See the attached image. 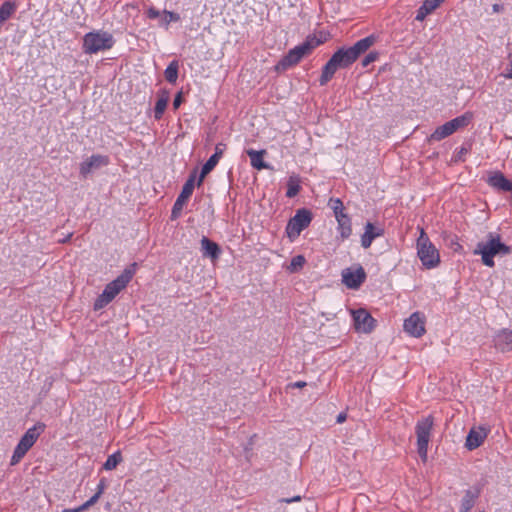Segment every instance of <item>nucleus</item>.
I'll return each mask as SVG.
<instances>
[{"label": "nucleus", "instance_id": "f257e3e1", "mask_svg": "<svg viewBox=\"0 0 512 512\" xmlns=\"http://www.w3.org/2000/svg\"><path fill=\"white\" fill-rule=\"evenodd\" d=\"M375 42L376 37L369 35L360 39L351 47H341L336 50L322 68V73L319 78L320 85H326L333 78L338 69L350 67L357 61L359 56L364 54Z\"/></svg>", "mask_w": 512, "mask_h": 512}, {"label": "nucleus", "instance_id": "f03ea898", "mask_svg": "<svg viewBox=\"0 0 512 512\" xmlns=\"http://www.w3.org/2000/svg\"><path fill=\"white\" fill-rule=\"evenodd\" d=\"M511 253V248L501 241L498 233L489 232L485 242H479L474 254L481 255L482 262L487 267H494L495 256H505Z\"/></svg>", "mask_w": 512, "mask_h": 512}, {"label": "nucleus", "instance_id": "7ed1b4c3", "mask_svg": "<svg viewBox=\"0 0 512 512\" xmlns=\"http://www.w3.org/2000/svg\"><path fill=\"white\" fill-rule=\"evenodd\" d=\"M322 43V40L309 35L304 42L288 51V53L275 65V70L277 72H282L297 65L303 57L310 55L312 51Z\"/></svg>", "mask_w": 512, "mask_h": 512}, {"label": "nucleus", "instance_id": "20e7f679", "mask_svg": "<svg viewBox=\"0 0 512 512\" xmlns=\"http://www.w3.org/2000/svg\"><path fill=\"white\" fill-rule=\"evenodd\" d=\"M134 270L125 269L116 279L108 283L103 292L94 302V310H100L108 305L131 281Z\"/></svg>", "mask_w": 512, "mask_h": 512}, {"label": "nucleus", "instance_id": "39448f33", "mask_svg": "<svg viewBox=\"0 0 512 512\" xmlns=\"http://www.w3.org/2000/svg\"><path fill=\"white\" fill-rule=\"evenodd\" d=\"M114 44L115 39L110 32L97 30L84 35L82 48L86 54H96L110 50Z\"/></svg>", "mask_w": 512, "mask_h": 512}, {"label": "nucleus", "instance_id": "423d86ee", "mask_svg": "<svg viewBox=\"0 0 512 512\" xmlns=\"http://www.w3.org/2000/svg\"><path fill=\"white\" fill-rule=\"evenodd\" d=\"M418 229L420 235L417 239V255L426 268H434L440 263L439 252L430 241L424 229L420 227Z\"/></svg>", "mask_w": 512, "mask_h": 512}, {"label": "nucleus", "instance_id": "0eeeda50", "mask_svg": "<svg viewBox=\"0 0 512 512\" xmlns=\"http://www.w3.org/2000/svg\"><path fill=\"white\" fill-rule=\"evenodd\" d=\"M44 429L45 424L37 423L24 433L14 449L10 462L11 465H16L21 461V459L26 455L30 448L35 444Z\"/></svg>", "mask_w": 512, "mask_h": 512}, {"label": "nucleus", "instance_id": "6e6552de", "mask_svg": "<svg viewBox=\"0 0 512 512\" xmlns=\"http://www.w3.org/2000/svg\"><path fill=\"white\" fill-rule=\"evenodd\" d=\"M473 119L472 112H465L464 114L444 123L443 125L436 128V130L430 135L429 141H440L460 128L468 126Z\"/></svg>", "mask_w": 512, "mask_h": 512}, {"label": "nucleus", "instance_id": "1a4fd4ad", "mask_svg": "<svg viewBox=\"0 0 512 512\" xmlns=\"http://www.w3.org/2000/svg\"><path fill=\"white\" fill-rule=\"evenodd\" d=\"M434 425L433 416L429 415L417 421L415 433L417 436V451L423 461L427 459L428 444Z\"/></svg>", "mask_w": 512, "mask_h": 512}, {"label": "nucleus", "instance_id": "9d476101", "mask_svg": "<svg viewBox=\"0 0 512 512\" xmlns=\"http://www.w3.org/2000/svg\"><path fill=\"white\" fill-rule=\"evenodd\" d=\"M311 221L312 213L310 210L298 209L286 225L285 232L290 241L296 240L301 232L310 225Z\"/></svg>", "mask_w": 512, "mask_h": 512}, {"label": "nucleus", "instance_id": "9b49d317", "mask_svg": "<svg viewBox=\"0 0 512 512\" xmlns=\"http://www.w3.org/2000/svg\"><path fill=\"white\" fill-rule=\"evenodd\" d=\"M197 174H198L197 168L193 169L192 172L190 173L188 179L184 183L182 190H181L180 194L178 195V197L172 207V211H171V219L172 220H176L177 218L180 217L184 205L186 204V202L192 195L194 187H195V180L197 178Z\"/></svg>", "mask_w": 512, "mask_h": 512}, {"label": "nucleus", "instance_id": "f8f14e48", "mask_svg": "<svg viewBox=\"0 0 512 512\" xmlns=\"http://www.w3.org/2000/svg\"><path fill=\"white\" fill-rule=\"evenodd\" d=\"M352 315L357 331L370 333L375 328L376 320L365 309L355 310Z\"/></svg>", "mask_w": 512, "mask_h": 512}, {"label": "nucleus", "instance_id": "ddd939ff", "mask_svg": "<svg viewBox=\"0 0 512 512\" xmlns=\"http://www.w3.org/2000/svg\"><path fill=\"white\" fill-rule=\"evenodd\" d=\"M365 279V270L360 265L356 269L347 268L342 272V281L350 289H358Z\"/></svg>", "mask_w": 512, "mask_h": 512}, {"label": "nucleus", "instance_id": "4468645a", "mask_svg": "<svg viewBox=\"0 0 512 512\" xmlns=\"http://www.w3.org/2000/svg\"><path fill=\"white\" fill-rule=\"evenodd\" d=\"M404 330L409 335L419 338L425 333V321L419 312L410 315L404 321Z\"/></svg>", "mask_w": 512, "mask_h": 512}, {"label": "nucleus", "instance_id": "2eb2a0df", "mask_svg": "<svg viewBox=\"0 0 512 512\" xmlns=\"http://www.w3.org/2000/svg\"><path fill=\"white\" fill-rule=\"evenodd\" d=\"M108 163L109 158L107 156L94 154L80 164V174L83 178H86L93 169L106 166Z\"/></svg>", "mask_w": 512, "mask_h": 512}, {"label": "nucleus", "instance_id": "dca6fc26", "mask_svg": "<svg viewBox=\"0 0 512 512\" xmlns=\"http://www.w3.org/2000/svg\"><path fill=\"white\" fill-rule=\"evenodd\" d=\"M487 184L496 190L512 192V180L507 179L501 171L490 172Z\"/></svg>", "mask_w": 512, "mask_h": 512}, {"label": "nucleus", "instance_id": "f3484780", "mask_svg": "<svg viewBox=\"0 0 512 512\" xmlns=\"http://www.w3.org/2000/svg\"><path fill=\"white\" fill-rule=\"evenodd\" d=\"M383 233V229L375 227L371 222H367L365 225V231L361 236V246L365 249L369 248L373 240L382 236Z\"/></svg>", "mask_w": 512, "mask_h": 512}, {"label": "nucleus", "instance_id": "a211bd4d", "mask_svg": "<svg viewBox=\"0 0 512 512\" xmlns=\"http://www.w3.org/2000/svg\"><path fill=\"white\" fill-rule=\"evenodd\" d=\"M487 437V431L484 428L471 429L467 435L465 446L469 450L478 448Z\"/></svg>", "mask_w": 512, "mask_h": 512}, {"label": "nucleus", "instance_id": "6ab92c4d", "mask_svg": "<svg viewBox=\"0 0 512 512\" xmlns=\"http://www.w3.org/2000/svg\"><path fill=\"white\" fill-rule=\"evenodd\" d=\"M495 347L502 352L512 350V330L500 331L495 339Z\"/></svg>", "mask_w": 512, "mask_h": 512}, {"label": "nucleus", "instance_id": "aec40b11", "mask_svg": "<svg viewBox=\"0 0 512 512\" xmlns=\"http://www.w3.org/2000/svg\"><path fill=\"white\" fill-rule=\"evenodd\" d=\"M246 153L250 158L251 166L253 168L257 170L268 168V165L263 161V157L266 154L265 150L256 151L253 149H248Z\"/></svg>", "mask_w": 512, "mask_h": 512}, {"label": "nucleus", "instance_id": "412c9836", "mask_svg": "<svg viewBox=\"0 0 512 512\" xmlns=\"http://www.w3.org/2000/svg\"><path fill=\"white\" fill-rule=\"evenodd\" d=\"M201 248L204 256H210L212 259H217L220 255V248L217 243L211 241L207 237L201 239Z\"/></svg>", "mask_w": 512, "mask_h": 512}, {"label": "nucleus", "instance_id": "4be33fe9", "mask_svg": "<svg viewBox=\"0 0 512 512\" xmlns=\"http://www.w3.org/2000/svg\"><path fill=\"white\" fill-rule=\"evenodd\" d=\"M479 493L477 491L466 490L461 500L460 512H470L475 505V501L478 498Z\"/></svg>", "mask_w": 512, "mask_h": 512}, {"label": "nucleus", "instance_id": "5701e85b", "mask_svg": "<svg viewBox=\"0 0 512 512\" xmlns=\"http://www.w3.org/2000/svg\"><path fill=\"white\" fill-rule=\"evenodd\" d=\"M338 223V230L340 233V236L343 239H347L352 234V225H351V219L350 217L346 215H340L339 218H336Z\"/></svg>", "mask_w": 512, "mask_h": 512}, {"label": "nucleus", "instance_id": "b1692460", "mask_svg": "<svg viewBox=\"0 0 512 512\" xmlns=\"http://www.w3.org/2000/svg\"><path fill=\"white\" fill-rule=\"evenodd\" d=\"M169 101V95L166 91H163L162 95L159 97V99L156 101L155 108H154V117L155 119L159 120L162 118L167 104Z\"/></svg>", "mask_w": 512, "mask_h": 512}, {"label": "nucleus", "instance_id": "393cba45", "mask_svg": "<svg viewBox=\"0 0 512 512\" xmlns=\"http://www.w3.org/2000/svg\"><path fill=\"white\" fill-rule=\"evenodd\" d=\"M219 160L216 159L215 156H210V158L206 161V163L202 166L200 175L198 177L197 186L200 187L204 181V178L207 174H209L215 166L218 164Z\"/></svg>", "mask_w": 512, "mask_h": 512}, {"label": "nucleus", "instance_id": "a878e982", "mask_svg": "<svg viewBox=\"0 0 512 512\" xmlns=\"http://www.w3.org/2000/svg\"><path fill=\"white\" fill-rule=\"evenodd\" d=\"M16 11V4L11 1L4 2L0 7V27Z\"/></svg>", "mask_w": 512, "mask_h": 512}, {"label": "nucleus", "instance_id": "bb28decb", "mask_svg": "<svg viewBox=\"0 0 512 512\" xmlns=\"http://www.w3.org/2000/svg\"><path fill=\"white\" fill-rule=\"evenodd\" d=\"M179 65L176 60L172 61L164 71L165 79L169 83H175L178 78Z\"/></svg>", "mask_w": 512, "mask_h": 512}, {"label": "nucleus", "instance_id": "cd10ccee", "mask_svg": "<svg viewBox=\"0 0 512 512\" xmlns=\"http://www.w3.org/2000/svg\"><path fill=\"white\" fill-rule=\"evenodd\" d=\"M123 460L122 454L120 451L114 452L112 455L108 456L107 460L103 464V469L107 471H111L117 467L119 463Z\"/></svg>", "mask_w": 512, "mask_h": 512}, {"label": "nucleus", "instance_id": "c85d7f7f", "mask_svg": "<svg viewBox=\"0 0 512 512\" xmlns=\"http://www.w3.org/2000/svg\"><path fill=\"white\" fill-rule=\"evenodd\" d=\"M300 189L299 179L297 177H290L287 183L286 196L293 198L299 193Z\"/></svg>", "mask_w": 512, "mask_h": 512}, {"label": "nucleus", "instance_id": "c756f323", "mask_svg": "<svg viewBox=\"0 0 512 512\" xmlns=\"http://www.w3.org/2000/svg\"><path fill=\"white\" fill-rule=\"evenodd\" d=\"M306 262V259L303 255H296L291 259L289 266H287V270L290 273H295L301 270Z\"/></svg>", "mask_w": 512, "mask_h": 512}, {"label": "nucleus", "instance_id": "7c9ffc66", "mask_svg": "<svg viewBox=\"0 0 512 512\" xmlns=\"http://www.w3.org/2000/svg\"><path fill=\"white\" fill-rule=\"evenodd\" d=\"M328 206L333 210L335 218H339L340 215H346L343 202L339 198H330Z\"/></svg>", "mask_w": 512, "mask_h": 512}, {"label": "nucleus", "instance_id": "2f4dec72", "mask_svg": "<svg viewBox=\"0 0 512 512\" xmlns=\"http://www.w3.org/2000/svg\"><path fill=\"white\" fill-rule=\"evenodd\" d=\"M432 12L433 11L423 3L417 10L415 20L423 21Z\"/></svg>", "mask_w": 512, "mask_h": 512}, {"label": "nucleus", "instance_id": "473e14b6", "mask_svg": "<svg viewBox=\"0 0 512 512\" xmlns=\"http://www.w3.org/2000/svg\"><path fill=\"white\" fill-rule=\"evenodd\" d=\"M379 57V53L377 51H371L369 52L361 61L362 67H367L371 63L375 62Z\"/></svg>", "mask_w": 512, "mask_h": 512}, {"label": "nucleus", "instance_id": "72a5a7b5", "mask_svg": "<svg viewBox=\"0 0 512 512\" xmlns=\"http://www.w3.org/2000/svg\"><path fill=\"white\" fill-rule=\"evenodd\" d=\"M468 153V149L465 147H461L458 151L455 152L453 156L454 162H462L465 159V155Z\"/></svg>", "mask_w": 512, "mask_h": 512}, {"label": "nucleus", "instance_id": "f704fd0d", "mask_svg": "<svg viewBox=\"0 0 512 512\" xmlns=\"http://www.w3.org/2000/svg\"><path fill=\"white\" fill-rule=\"evenodd\" d=\"M100 497L101 496L99 495V493H95L89 500H87L85 503L81 505L82 509L84 511L87 510L88 508L93 506L99 500Z\"/></svg>", "mask_w": 512, "mask_h": 512}, {"label": "nucleus", "instance_id": "c9c22d12", "mask_svg": "<svg viewBox=\"0 0 512 512\" xmlns=\"http://www.w3.org/2000/svg\"><path fill=\"white\" fill-rule=\"evenodd\" d=\"M445 0H425L423 3L429 7L432 11L440 6Z\"/></svg>", "mask_w": 512, "mask_h": 512}, {"label": "nucleus", "instance_id": "e433bc0d", "mask_svg": "<svg viewBox=\"0 0 512 512\" xmlns=\"http://www.w3.org/2000/svg\"><path fill=\"white\" fill-rule=\"evenodd\" d=\"M224 149H225V145L224 144H222V143L217 144L216 147H215V152H214V154L212 156H215L216 159L220 160V158L223 155Z\"/></svg>", "mask_w": 512, "mask_h": 512}, {"label": "nucleus", "instance_id": "4c0bfd02", "mask_svg": "<svg viewBox=\"0 0 512 512\" xmlns=\"http://www.w3.org/2000/svg\"><path fill=\"white\" fill-rule=\"evenodd\" d=\"M107 483L105 478H101L98 485H97V491L96 493H99L101 496L104 493V490L106 489Z\"/></svg>", "mask_w": 512, "mask_h": 512}, {"label": "nucleus", "instance_id": "58836bf2", "mask_svg": "<svg viewBox=\"0 0 512 512\" xmlns=\"http://www.w3.org/2000/svg\"><path fill=\"white\" fill-rule=\"evenodd\" d=\"M183 101L182 92H178L173 100V108L178 109Z\"/></svg>", "mask_w": 512, "mask_h": 512}, {"label": "nucleus", "instance_id": "ea45409f", "mask_svg": "<svg viewBox=\"0 0 512 512\" xmlns=\"http://www.w3.org/2000/svg\"><path fill=\"white\" fill-rule=\"evenodd\" d=\"M301 501V496L297 495V496H294V497H291V498H282L279 500V502H283V503H293V502H299Z\"/></svg>", "mask_w": 512, "mask_h": 512}, {"label": "nucleus", "instance_id": "a19ab883", "mask_svg": "<svg viewBox=\"0 0 512 512\" xmlns=\"http://www.w3.org/2000/svg\"><path fill=\"white\" fill-rule=\"evenodd\" d=\"M159 16V11L151 8L148 10V17L151 18V19H155Z\"/></svg>", "mask_w": 512, "mask_h": 512}, {"label": "nucleus", "instance_id": "79ce46f5", "mask_svg": "<svg viewBox=\"0 0 512 512\" xmlns=\"http://www.w3.org/2000/svg\"><path fill=\"white\" fill-rule=\"evenodd\" d=\"M346 418H347L346 413L341 412V413L337 416V418H336V422H337V423H339V424H341V423H343V422H345V421H346Z\"/></svg>", "mask_w": 512, "mask_h": 512}, {"label": "nucleus", "instance_id": "37998d69", "mask_svg": "<svg viewBox=\"0 0 512 512\" xmlns=\"http://www.w3.org/2000/svg\"><path fill=\"white\" fill-rule=\"evenodd\" d=\"M169 16V21H177L179 19L178 14L174 12H165Z\"/></svg>", "mask_w": 512, "mask_h": 512}, {"label": "nucleus", "instance_id": "c03bdc74", "mask_svg": "<svg viewBox=\"0 0 512 512\" xmlns=\"http://www.w3.org/2000/svg\"><path fill=\"white\" fill-rule=\"evenodd\" d=\"M83 511L84 510L82 509L81 505L77 508H67V509L62 510V512H83Z\"/></svg>", "mask_w": 512, "mask_h": 512}, {"label": "nucleus", "instance_id": "a18cd8bd", "mask_svg": "<svg viewBox=\"0 0 512 512\" xmlns=\"http://www.w3.org/2000/svg\"><path fill=\"white\" fill-rule=\"evenodd\" d=\"M294 387H297V388H303L306 386V382H303V381H298V382H295L293 384Z\"/></svg>", "mask_w": 512, "mask_h": 512}, {"label": "nucleus", "instance_id": "49530a36", "mask_svg": "<svg viewBox=\"0 0 512 512\" xmlns=\"http://www.w3.org/2000/svg\"><path fill=\"white\" fill-rule=\"evenodd\" d=\"M72 237V234H68L64 239L58 240L60 243H66L70 238Z\"/></svg>", "mask_w": 512, "mask_h": 512}, {"label": "nucleus", "instance_id": "de8ad7c7", "mask_svg": "<svg viewBox=\"0 0 512 512\" xmlns=\"http://www.w3.org/2000/svg\"><path fill=\"white\" fill-rule=\"evenodd\" d=\"M451 243H452V244H456V246H457V247H456V248H454V250H455V251H457L458 249H460V248H461V245L457 242V240H452V241H451Z\"/></svg>", "mask_w": 512, "mask_h": 512}, {"label": "nucleus", "instance_id": "09e8293b", "mask_svg": "<svg viewBox=\"0 0 512 512\" xmlns=\"http://www.w3.org/2000/svg\"><path fill=\"white\" fill-rule=\"evenodd\" d=\"M479 512H485V511L482 510V511H479Z\"/></svg>", "mask_w": 512, "mask_h": 512}]
</instances>
